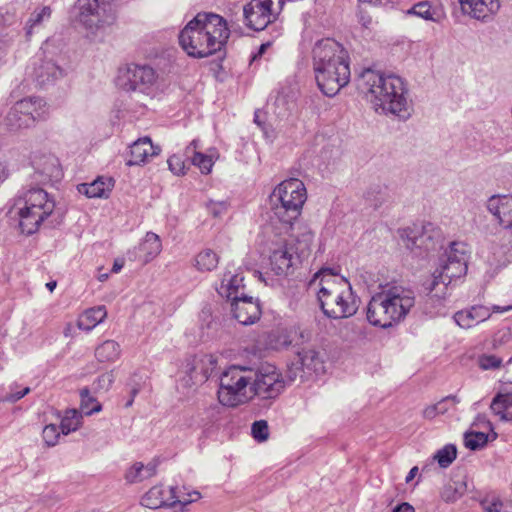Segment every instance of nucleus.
Returning a JSON list of instances; mask_svg holds the SVG:
<instances>
[{"label": "nucleus", "mask_w": 512, "mask_h": 512, "mask_svg": "<svg viewBox=\"0 0 512 512\" xmlns=\"http://www.w3.org/2000/svg\"><path fill=\"white\" fill-rule=\"evenodd\" d=\"M357 86L376 110L380 108L384 114L394 115L401 121H406L412 116L413 102L401 77L365 69L359 76Z\"/></svg>", "instance_id": "nucleus-1"}, {"label": "nucleus", "mask_w": 512, "mask_h": 512, "mask_svg": "<svg viewBox=\"0 0 512 512\" xmlns=\"http://www.w3.org/2000/svg\"><path fill=\"white\" fill-rule=\"evenodd\" d=\"M312 61L317 85L324 95L333 97L349 83V55L336 40H318L312 49Z\"/></svg>", "instance_id": "nucleus-2"}, {"label": "nucleus", "mask_w": 512, "mask_h": 512, "mask_svg": "<svg viewBox=\"0 0 512 512\" xmlns=\"http://www.w3.org/2000/svg\"><path fill=\"white\" fill-rule=\"evenodd\" d=\"M226 20L215 13L199 12L179 33V44L188 56L205 58L222 50L229 38Z\"/></svg>", "instance_id": "nucleus-3"}, {"label": "nucleus", "mask_w": 512, "mask_h": 512, "mask_svg": "<svg viewBox=\"0 0 512 512\" xmlns=\"http://www.w3.org/2000/svg\"><path fill=\"white\" fill-rule=\"evenodd\" d=\"M309 288L316 291L324 315L332 319L353 316L359 307V299L350 282L338 277L330 269H322L309 281Z\"/></svg>", "instance_id": "nucleus-4"}, {"label": "nucleus", "mask_w": 512, "mask_h": 512, "mask_svg": "<svg viewBox=\"0 0 512 512\" xmlns=\"http://www.w3.org/2000/svg\"><path fill=\"white\" fill-rule=\"evenodd\" d=\"M306 200L307 191L301 180L290 178L279 183L269 196L271 224H279L280 233L296 232L295 224Z\"/></svg>", "instance_id": "nucleus-5"}, {"label": "nucleus", "mask_w": 512, "mask_h": 512, "mask_svg": "<svg viewBox=\"0 0 512 512\" xmlns=\"http://www.w3.org/2000/svg\"><path fill=\"white\" fill-rule=\"evenodd\" d=\"M414 304L412 290L398 285L391 286L371 297L366 308V318L373 326L390 328L404 320Z\"/></svg>", "instance_id": "nucleus-6"}, {"label": "nucleus", "mask_w": 512, "mask_h": 512, "mask_svg": "<svg viewBox=\"0 0 512 512\" xmlns=\"http://www.w3.org/2000/svg\"><path fill=\"white\" fill-rule=\"evenodd\" d=\"M289 239L277 242L270 248V268L276 275H288L311 253L313 231L306 224H297V231H290Z\"/></svg>", "instance_id": "nucleus-7"}, {"label": "nucleus", "mask_w": 512, "mask_h": 512, "mask_svg": "<svg viewBox=\"0 0 512 512\" xmlns=\"http://www.w3.org/2000/svg\"><path fill=\"white\" fill-rule=\"evenodd\" d=\"M15 207L21 232L31 235L53 215L56 201L41 187L23 188L15 200Z\"/></svg>", "instance_id": "nucleus-8"}, {"label": "nucleus", "mask_w": 512, "mask_h": 512, "mask_svg": "<svg viewBox=\"0 0 512 512\" xmlns=\"http://www.w3.org/2000/svg\"><path fill=\"white\" fill-rule=\"evenodd\" d=\"M253 368L231 365L222 372L217 392L219 402L227 407H236L252 398L249 391Z\"/></svg>", "instance_id": "nucleus-9"}, {"label": "nucleus", "mask_w": 512, "mask_h": 512, "mask_svg": "<svg viewBox=\"0 0 512 512\" xmlns=\"http://www.w3.org/2000/svg\"><path fill=\"white\" fill-rule=\"evenodd\" d=\"M113 0H78L77 21L88 34L96 35L111 26L116 19Z\"/></svg>", "instance_id": "nucleus-10"}, {"label": "nucleus", "mask_w": 512, "mask_h": 512, "mask_svg": "<svg viewBox=\"0 0 512 512\" xmlns=\"http://www.w3.org/2000/svg\"><path fill=\"white\" fill-rule=\"evenodd\" d=\"M286 382L279 369L269 363L261 364L253 369V378L249 391L261 400H274L285 389Z\"/></svg>", "instance_id": "nucleus-11"}, {"label": "nucleus", "mask_w": 512, "mask_h": 512, "mask_svg": "<svg viewBox=\"0 0 512 512\" xmlns=\"http://www.w3.org/2000/svg\"><path fill=\"white\" fill-rule=\"evenodd\" d=\"M284 4L285 0H251L243 7L245 25L255 31L264 30L277 20Z\"/></svg>", "instance_id": "nucleus-12"}, {"label": "nucleus", "mask_w": 512, "mask_h": 512, "mask_svg": "<svg viewBox=\"0 0 512 512\" xmlns=\"http://www.w3.org/2000/svg\"><path fill=\"white\" fill-rule=\"evenodd\" d=\"M156 71L149 65L128 64L120 68L118 86L125 91L148 93L156 83Z\"/></svg>", "instance_id": "nucleus-13"}, {"label": "nucleus", "mask_w": 512, "mask_h": 512, "mask_svg": "<svg viewBox=\"0 0 512 512\" xmlns=\"http://www.w3.org/2000/svg\"><path fill=\"white\" fill-rule=\"evenodd\" d=\"M325 372L324 354L312 347H304L297 352V357L287 369L286 377L289 382L300 378L307 380L312 375H321Z\"/></svg>", "instance_id": "nucleus-14"}, {"label": "nucleus", "mask_w": 512, "mask_h": 512, "mask_svg": "<svg viewBox=\"0 0 512 512\" xmlns=\"http://www.w3.org/2000/svg\"><path fill=\"white\" fill-rule=\"evenodd\" d=\"M467 273L466 262L461 260L447 262L439 260V267L432 274V279L424 284L430 298H445L448 285L453 279L461 278Z\"/></svg>", "instance_id": "nucleus-15"}, {"label": "nucleus", "mask_w": 512, "mask_h": 512, "mask_svg": "<svg viewBox=\"0 0 512 512\" xmlns=\"http://www.w3.org/2000/svg\"><path fill=\"white\" fill-rule=\"evenodd\" d=\"M486 265V275L494 278L500 271L512 263V235H503L499 241H490L481 251Z\"/></svg>", "instance_id": "nucleus-16"}, {"label": "nucleus", "mask_w": 512, "mask_h": 512, "mask_svg": "<svg viewBox=\"0 0 512 512\" xmlns=\"http://www.w3.org/2000/svg\"><path fill=\"white\" fill-rule=\"evenodd\" d=\"M400 236L408 249L419 248L429 251L440 243L442 233L434 224L427 222L401 230Z\"/></svg>", "instance_id": "nucleus-17"}, {"label": "nucleus", "mask_w": 512, "mask_h": 512, "mask_svg": "<svg viewBox=\"0 0 512 512\" xmlns=\"http://www.w3.org/2000/svg\"><path fill=\"white\" fill-rule=\"evenodd\" d=\"M31 166L34 170L31 178L37 184L58 182L63 176L58 158L50 153L35 152L31 156Z\"/></svg>", "instance_id": "nucleus-18"}, {"label": "nucleus", "mask_w": 512, "mask_h": 512, "mask_svg": "<svg viewBox=\"0 0 512 512\" xmlns=\"http://www.w3.org/2000/svg\"><path fill=\"white\" fill-rule=\"evenodd\" d=\"M510 310H512V305H493L491 308L483 305H474L470 308L456 312L453 318L461 328L470 329L488 320L491 317L492 312L504 313Z\"/></svg>", "instance_id": "nucleus-19"}, {"label": "nucleus", "mask_w": 512, "mask_h": 512, "mask_svg": "<svg viewBox=\"0 0 512 512\" xmlns=\"http://www.w3.org/2000/svg\"><path fill=\"white\" fill-rule=\"evenodd\" d=\"M193 502V499L176 495V489L164 488L162 486L152 487L142 498V504L150 509H157L162 506H175L177 503L187 505Z\"/></svg>", "instance_id": "nucleus-20"}, {"label": "nucleus", "mask_w": 512, "mask_h": 512, "mask_svg": "<svg viewBox=\"0 0 512 512\" xmlns=\"http://www.w3.org/2000/svg\"><path fill=\"white\" fill-rule=\"evenodd\" d=\"M233 317L242 325L254 324L261 316V308L258 299L246 296H233L231 303Z\"/></svg>", "instance_id": "nucleus-21"}, {"label": "nucleus", "mask_w": 512, "mask_h": 512, "mask_svg": "<svg viewBox=\"0 0 512 512\" xmlns=\"http://www.w3.org/2000/svg\"><path fill=\"white\" fill-rule=\"evenodd\" d=\"M485 207L503 229L512 230V194H494Z\"/></svg>", "instance_id": "nucleus-22"}, {"label": "nucleus", "mask_w": 512, "mask_h": 512, "mask_svg": "<svg viewBox=\"0 0 512 512\" xmlns=\"http://www.w3.org/2000/svg\"><path fill=\"white\" fill-rule=\"evenodd\" d=\"M217 360L212 355H205L199 360H193L186 366L187 376L183 379L186 385H198L206 382L214 373Z\"/></svg>", "instance_id": "nucleus-23"}, {"label": "nucleus", "mask_w": 512, "mask_h": 512, "mask_svg": "<svg viewBox=\"0 0 512 512\" xmlns=\"http://www.w3.org/2000/svg\"><path fill=\"white\" fill-rule=\"evenodd\" d=\"M464 14L477 19L486 20L498 13L501 0H458Z\"/></svg>", "instance_id": "nucleus-24"}, {"label": "nucleus", "mask_w": 512, "mask_h": 512, "mask_svg": "<svg viewBox=\"0 0 512 512\" xmlns=\"http://www.w3.org/2000/svg\"><path fill=\"white\" fill-rule=\"evenodd\" d=\"M32 77L40 86L53 83L63 75L62 69L52 60H44L41 56L33 62Z\"/></svg>", "instance_id": "nucleus-25"}, {"label": "nucleus", "mask_w": 512, "mask_h": 512, "mask_svg": "<svg viewBox=\"0 0 512 512\" xmlns=\"http://www.w3.org/2000/svg\"><path fill=\"white\" fill-rule=\"evenodd\" d=\"M161 148L154 146L149 137L139 138L130 146V158L127 159L126 165H141L149 160V158L159 155Z\"/></svg>", "instance_id": "nucleus-26"}, {"label": "nucleus", "mask_w": 512, "mask_h": 512, "mask_svg": "<svg viewBox=\"0 0 512 512\" xmlns=\"http://www.w3.org/2000/svg\"><path fill=\"white\" fill-rule=\"evenodd\" d=\"M113 188L111 178L99 177L91 183H82L78 185V191L88 198H106Z\"/></svg>", "instance_id": "nucleus-27"}, {"label": "nucleus", "mask_w": 512, "mask_h": 512, "mask_svg": "<svg viewBox=\"0 0 512 512\" xmlns=\"http://www.w3.org/2000/svg\"><path fill=\"white\" fill-rule=\"evenodd\" d=\"M244 277L241 274H232L230 271L225 272L218 293L221 296L233 300V296H241L240 290L244 288Z\"/></svg>", "instance_id": "nucleus-28"}, {"label": "nucleus", "mask_w": 512, "mask_h": 512, "mask_svg": "<svg viewBox=\"0 0 512 512\" xmlns=\"http://www.w3.org/2000/svg\"><path fill=\"white\" fill-rule=\"evenodd\" d=\"M156 468L157 465L153 462L147 465H144L142 462H135L126 470L124 478L129 484L139 483L153 477L156 474Z\"/></svg>", "instance_id": "nucleus-29"}, {"label": "nucleus", "mask_w": 512, "mask_h": 512, "mask_svg": "<svg viewBox=\"0 0 512 512\" xmlns=\"http://www.w3.org/2000/svg\"><path fill=\"white\" fill-rule=\"evenodd\" d=\"M52 15V9L50 6H42L36 8L29 16L26 25H25V31L26 36L29 38L31 35L37 31H39L41 28L44 27V25L49 22Z\"/></svg>", "instance_id": "nucleus-30"}, {"label": "nucleus", "mask_w": 512, "mask_h": 512, "mask_svg": "<svg viewBox=\"0 0 512 512\" xmlns=\"http://www.w3.org/2000/svg\"><path fill=\"white\" fill-rule=\"evenodd\" d=\"M15 104H21L23 107L22 114L32 117V122L35 124L38 120H43L47 116L46 103L39 97H29L22 99Z\"/></svg>", "instance_id": "nucleus-31"}, {"label": "nucleus", "mask_w": 512, "mask_h": 512, "mask_svg": "<svg viewBox=\"0 0 512 512\" xmlns=\"http://www.w3.org/2000/svg\"><path fill=\"white\" fill-rule=\"evenodd\" d=\"M107 316L105 306H97L87 309L78 319L77 325L79 329L90 331L98 324L104 321Z\"/></svg>", "instance_id": "nucleus-32"}, {"label": "nucleus", "mask_w": 512, "mask_h": 512, "mask_svg": "<svg viewBox=\"0 0 512 512\" xmlns=\"http://www.w3.org/2000/svg\"><path fill=\"white\" fill-rule=\"evenodd\" d=\"M23 105L15 104L8 112L5 121L11 131H18L34 126L32 117L22 114Z\"/></svg>", "instance_id": "nucleus-33"}, {"label": "nucleus", "mask_w": 512, "mask_h": 512, "mask_svg": "<svg viewBox=\"0 0 512 512\" xmlns=\"http://www.w3.org/2000/svg\"><path fill=\"white\" fill-rule=\"evenodd\" d=\"M162 250L160 237L153 233L147 232L144 240L139 245V251L144 255V261L149 262L154 259Z\"/></svg>", "instance_id": "nucleus-34"}, {"label": "nucleus", "mask_w": 512, "mask_h": 512, "mask_svg": "<svg viewBox=\"0 0 512 512\" xmlns=\"http://www.w3.org/2000/svg\"><path fill=\"white\" fill-rule=\"evenodd\" d=\"M407 14L416 15L433 22H439L443 18V11L437 7H432L427 1L415 4L407 11Z\"/></svg>", "instance_id": "nucleus-35"}, {"label": "nucleus", "mask_w": 512, "mask_h": 512, "mask_svg": "<svg viewBox=\"0 0 512 512\" xmlns=\"http://www.w3.org/2000/svg\"><path fill=\"white\" fill-rule=\"evenodd\" d=\"M120 345L114 340H106L95 350V356L100 362H114L120 356Z\"/></svg>", "instance_id": "nucleus-36"}, {"label": "nucleus", "mask_w": 512, "mask_h": 512, "mask_svg": "<svg viewBox=\"0 0 512 512\" xmlns=\"http://www.w3.org/2000/svg\"><path fill=\"white\" fill-rule=\"evenodd\" d=\"M219 263L218 254L211 249L200 251L195 257V266L201 272H209L214 270Z\"/></svg>", "instance_id": "nucleus-37"}, {"label": "nucleus", "mask_w": 512, "mask_h": 512, "mask_svg": "<svg viewBox=\"0 0 512 512\" xmlns=\"http://www.w3.org/2000/svg\"><path fill=\"white\" fill-rule=\"evenodd\" d=\"M18 36V31L14 29H5L0 32V66L6 63Z\"/></svg>", "instance_id": "nucleus-38"}, {"label": "nucleus", "mask_w": 512, "mask_h": 512, "mask_svg": "<svg viewBox=\"0 0 512 512\" xmlns=\"http://www.w3.org/2000/svg\"><path fill=\"white\" fill-rule=\"evenodd\" d=\"M440 260L447 262H456L461 260L462 262L467 263L468 251L466 244L462 242H452L449 248L445 250V253Z\"/></svg>", "instance_id": "nucleus-39"}, {"label": "nucleus", "mask_w": 512, "mask_h": 512, "mask_svg": "<svg viewBox=\"0 0 512 512\" xmlns=\"http://www.w3.org/2000/svg\"><path fill=\"white\" fill-rule=\"evenodd\" d=\"M467 485L464 481H451L441 491V498L445 502H455L465 494Z\"/></svg>", "instance_id": "nucleus-40"}, {"label": "nucleus", "mask_w": 512, "mask_h": 512, "mask_svg": "<svg viewBox=\"0 0 512 512\" xmlns=\"http://www.w3.org/2000/svg\"><path fill=\"white\" fill-rule=\"evenodd\" d=\"M82 415L76 409H70L65 412L60 424L61 432L67 435L76 431L81 424Z\"/></svg>", "instance_id": "nucleus-41"}, {"label": "nucleus", "mask_w": 512, "mask_h": 512, "mask_svg": "<svg viewBox=\"0 0 512 512\" xmlns=\"http://www.w3.org/2000/svg\"><path fill=\"white\" fill-rule=\"evenodd\" d=\"M488 435L484 432L467 431L464 434V445L471 451L480 450L486 446Z\"/></svg>", "instance_id": "nucleus-42"}, {"label": "nucleus", "mask_w": 512, "mask_h": 512, "mask_svg": "<svg viewBox=\"0 0 512 512\" xmlns=\"http://www.w3.org/2000/svg\"><path fill=\"white\" fill-rule=\"evenodd\" d=\"M457 449L453 444H447L443 448L439 449L433 459L437 461L441 468L449 467L456 459Z\"/></svg>", "instance_id": "nucleus-43"}, {"label": "nucleus", "mask_w": 512, "mask_h": 512, "mask_svg": "<svg viewBox=\"0 0 512 512\" xmlns=\"http://www.w3.org/2000/svg\"><path fill=\"white\" fill-rule=\"evenodd\" d=\"M512 407V393H498L492 400L490 409L491 411L500 416Z\"/></svg>", "instance_id": "nucleus-44"}, {"label": "nucleus", "mask_w": 512, "mask_h": 512, "mask_svg": "<svg viewBox=\"0 0 512 512\" xmlns=\"http://www.w3.org/2000/svg\"><path fill=\"white\" fill-rule=\"evenodd\" d=\"M365 199L374 208L380 207L386 200L385 189L380 185H374L365 192Z\"/></svg>", "instance_id": "nucleus-45"}, {"label": "nucleus", "mask_w": 512, "mask_h": 512, "mask_svg": "<svg viewBox=\"0 0 512 512\" xmlns=\"http://www.w3.org/2000/svg\"><path fill=\"white\" fill-rule=\"evenodd\" d=\"M81 396V412L85 415H92L93 413L101 410V405L90 396V392L87 388L82 389L80 392Z\"/></svg>", "instance_id": "nucleus-46"}, {"label": "nucleus", "mask_w": 512, "mask_h": 512, "mask_svg": "<svg viewBox=\"0 0 512 512\" xmlns=\"http://www.w3.org/2000/svg\"><path fill=\"white\" fill-rule=\"evenodd\" d=\"M251 433L253 438L258 442H264L269 437V427L265 420H258L252 424Z\"/></svg>", "instance_id": "nucleus-47"}, {"label": "nucleus", "mask_w": 512, "mask_h": 512, "mask_svg": "<svg viewBox=\"0 0 512 512\" xmlns=\"http://www.w3.org/2000/svg\"><path fill=\"white\" fill-rule=\"evenodd\" d=\"M478 364L482 370H494L501 367L502 359L495 355L483 354L478 358Z\"/></svg>", "instance_id": "nucleus-48"}, {"label": "nucleus", "mask_w": 512, "mask_h": 512, "mask_svg": "<svg viewBox=\"0 0 512 512\" xmlns=\"http://www.w3.org/2000/svg\"><path fill=\"white\" fill-rule=\"evenodd\" d=\"M186 159L181 155H172L168 159V166L170 171L175 175H184L186 173L187 165Z\"/></svg>", "instance_id": "nucleus-49"}, {"label": "nucleus", "mask_w": 512, "mask_h": 512, "mask_svg": "<svg viewBox=\"0 0 512 512\" xmlns=\"http://www.w3.org/2000/svg\"><path fill=\"white\" fill-rule=\"evenodd\" d=\"M190 163L197 166L204 174L210 173L213 166L212 158L201 152L196 154Z\"/></svg>", "instance_id": "nucleus-50"}, {"label": "nucleus", "mask_w": 512, "mask_h": 512, "mask_svg": "<svg viewBox=\"0 0 512 512\" xmlns=\"http://www.w3.org/2000/svg\"><path fill=\"white\" fill-rule=\"evenodd\" d=\"M43 440L48 446H54L60 436L59 428L55 424L46 425L42 432Z\"/></svg>", "instance_id": "nucleus-51"}, {"label": "nucleus", "mask_w": 512, "mask_h": 512, "mask_svg": "<svg viewBox=\"0 0 512 512\" xmlns=\"http://www.w3.org/2000/svg\"><path fill=\"white\" fill-rule=\"evenodd\" d=\"M19 386L17 383H13L10 386V392H8L4 397L3 401L9 402V403H15L18 400L22 399L24 396H26L30 392L29 387H25L22 390H18Z\"/></svg>", "instance_id": "nucleus-52"}, {"label": "nucleus", "mask_w": 512, "mask_h": 512, "mask_svg": "<svg viewBox=\"0 0 512 512\" xmlns=\"http://www.w3.org/2000/svg\"><path fill=\"white\" fill-rule=\"evenodd\" d=\"M484 512H501L503 502L497 496H487L481 501Z\"/></svg>", "instance_id": "nucleus-53"}, {"label": "nucleus", "mask_w": 512, "mask_h": 512, "mask_svg": "<svg viewBox=\"0 0 512 512\" xmlns=\"http://www.w3.org/2000/svg\"><path fill=\"white\" fill-rule=\"evenodd\" d=\"M460 402V399L456 395H449L442 398L438 405V412L441 414L446 413L451 407H454L456 404Z\"/></svg>", "instance_id": "nucleus-54"}, {"label": "nucleus", "mask_w": 512, "mask_h": 512, "mask_svg": "<svg viewBox=\"0 0 512 512\" xmlns=\"http://www.w3.org/2000/svg\"><path fill=\"white\" fill-rule=\"evenodd\" d=\"M512 337V333L509 329H502L494 337V346L502 345L507 343Z\"/></svg>", "instance_id": "nucleus-55"}, {"label": "nucleus", "mask_w": 512, "mask_h": 512, "mask_svg": "<svg viewBox=\"0 0 512 512\" xmlns=\"http://www.w3.org/2000/svg\"><path fill=\"white\" fill-rule=\"evenodd\" d=\"M198 148H199V140H197V139L192 140L191 143L185 148V152H184L185 159L191 162L192 158H194V156L199 153V151H197Z\"/></svg>", "instance_id": "nucleus-56"}, {"label": "nucleus", "mask_w": 512, "mask_h": 512, "mask_svg": "<svg viewBox=\"0 0 512 512\" xmlns=\"http://www.w3.org/2000/svg\"><path fill=\"white\" fill-rule=\"evenodd\" d=\"M357 17L362 27L366 29L370 28L372 24V17L367 12L363 11L362 9H359Z\"/></svg>", "instance_id": "nucleus-57"}, {"label": "nucleus", "mask_w": 512, "mask_h": 512, "mask_svg": "<svg viewBox=\"0 0 512 512\" xmlns=\"http://www.w3.org/2000/svg\"><path fill=\"white\" fill-rule=\"evenodd\" d=\"M9 176V168L5 157L0 153V183L5 181Z\"/></svg>", "instance_id": "nucleus-58"}, {"label": "nucleus", "mask_w": 512, "mask_h": 512, "mask_svg": "<svg viewBox=\"0 0 512 512\" xmlns=\"http://www.w3.org/2000/svg\"><path fill=\"white\" fill-rule=\"evenodd\" d=\"M227 209L226 203L219 202V203H210L209 210L210 212L215 216L221 215L225 210Z\"/></svg>", "instance_id": "nucleus-59"}, {"label": "nucleus", "mask_w": 512, "mask_h": 512, "mask_svg": "<svg viewBox=\"0 0 512 512\" xmlns=\"http://www.w3.org/2000/svg\"><path fill=\"white\" fill-rule=\"evenodd\" d=\"M422 414H423V417L426 418V419H433L437 415H440V413L438 412V405H437V403L426 407L423 410Z\"/></svg>", "instance_id": "nucleus-60"}, {"label": "nucleus", "mask_w": 512, "mask_h": 512, "mask_svg": "<svg viewBox=\"0 0 512 512\" xmlns=\"http://www.w3.org/2000/svg\"><path fill=\"white\" fill-rule=\"evenodd\" d=\"M170 488H173V486H171ZM174 489H176V495H181L184 497H187L188 495H190V497L193 499V501L200 498V493L198 491L186 492L185 487H182V488L174 487Z\"/></svg>", "instance_id": "nucleus-61"}, {"label": "nucleus", "mask_w": 512, "mask_h": 512, "mask_svg": "<svg viewBox=\"0 0 512 512\" xmlns=\"http://www.w3.org/2000/svg\"><path fill=\"white\" fill-rule=\"evenodd\" d=\"M392 512H415V509L412 505L407 502H403L398 504Z\"/></svg>", "instance_id": "nucleus-62"}, {"label": "nucleus", "mask_w": 512, "mask_h": 512, "mask_svg": "<svg viewBox=\"0 0 512 512\" xmlns=\"http://www.w3.org/2000/svg\"><path fill=\"white\" fill-rule=\"evenodd\" d=\"M271 45H272V42H270V41L261 44L258 49V53L256 55H254L253 59H256L257 57L262 56Z\"/></svg>", "instance_id": "nucleus-63"}, {"label": "nucleus", "mask_w": 512, "mask_h": 512, "mask_svg": "<svg viewBox=\"0 0 512 512\" xmlns=\"http://www.w3.org/2000/svg\"><path fill=\"white\" fill-rule=\"evenodd\" d=\"M124 266V260L123 259H116L113 263V266H112V269L111 271L113 273H118L121 271V269L123 268Z\"/></svg>", "instance_id": "nucleus-64"}]
</instances>
